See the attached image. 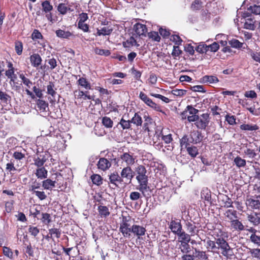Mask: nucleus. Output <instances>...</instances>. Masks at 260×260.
Instances as JSON below:
<instances>
[{
  "instance_id": "680f3d73",
  "label": "nucleus",
  "mask_w": 260,
  "mask_h": 260,
  "mask_svg": "<svg viewBox=\"0 0 260 260\" xmlns=\"http://www.w3.org/2000/svg\"><path fill=\"white\" fill-rule=\"evenodd\" d=\"M141 198V194L137 191H132L129 194V198L132 201H136Z\"/></svg>"
},
{
  "instance_id": "dca6fc26",
  "label": "nucleus",
  "mask_w": 260,
  "mask_h": 260,
  "mask_svg": "<svg viewBox=\"0 0 260 260\" xmlns=\"http://www.w3.org/2000/svg\"><path fill=\"white\" fill-rule=\"evenodd\" d=\"M231 229L234 231L241 232L245 230V226L238 219H234L231 222Z\"/></svg>"
},
{
  "instance_id": "f8f14e48",
  "label": "nucleus",
  "mask_w": 260,
  "mask_h": 260,
  "mask_svg": "<svg viewBox=\"0 0 260 260\" xmlns=\"http://www.w3.org/2000/svg\"><path fill=\"white\" fill-rule=\"evenodd\" d=\"M169 228L171 231L176 235H177L182 230V225L180 222L176 221L175 220H172L170 222Z\"/></svg>"
},
{
  "instance_id": "09e8293b",
  "label": "nucleus",
  "mask_w": 260,
  "mask_h": 260,
  "mask_svg": "<svg viewBox=\"0 0 260 260\" xmlns=\"http://www.w3.org/2000/svg\"><path fill=\"white\" fill-rule=\"evenodd\" d=\"M190 143L188 140V136L187 135L184 136L180 139V145L181 147H184L185 148L189 146Z\"/></svg>"
},
{
  "instance_id": "13d9d810",
  "label": "nucleus",
  "mask_w": 260,
  "mask_h": 260,
  "mask_svg": "<svg viewBox=\"0 0 260 260\" xmlns=\"http://www.w3.org/2000/svg\"><path fill=\"white\" fill-rule=\"evenodd\" d=\"M207 123L205 119H200L198 120L196 122V125L197 126L201 129L205 128V127L207 126Z\"/></svg>"
},
{
  "instance_id": "72a5a7b5",
  "label": "nucleus",
  "mask_w": 260,
  "mask_h": 260,
  "mask_svg": "<svg viewBox=\"0 0 260 260\" xmlns=\"http://www.w3.org/2000/svg\"><path fill=\"white\" fill-rule=\"evenodd\" d=\"M77 82L80 86L85 88L86 89H91L90 83L85 78H80L77 81Z\"/></svg>"
},
{
  "instance_id": "aec40b11",
  "label": "nucleus",
  "mask_w": 260,
  "mask_h": 260,
  "mask_svg": "<svg viewBox=\"0 0 260 260\" xmlns=\"http://www.w3.org/2000/svg\"><path fill=\"white\" fill-rule=\"evenodd\" d=\"M247 219L254 226L257 225L260 223V217L257 213L248 214Z\"/></svg>"
},
{
  "instance_id": "603ef678",
  "label": "nucleus",
  "mask_w": 260,
  "mask_h": 260,
  "mask_svg": "<svg viewBox=\"0 0 260 260\" xmlns=\"http://www.w3.org/2000/svg\"><path fill=\"white\" fill-rule=\"evenodd\" d=\"M170 40L175 43V44L178 46L181 44L182 42V39L180 37L176 35H173L170 37Z\"/></svg>"
},
{
  "instance_id": "4be33fe9",
  "label": "nucleus",
  "mask_w": 260,
  "mask_h": 260,
  "mask_svg": "<svg viewBox=\"0 0 260 260\" xmlns=\"http://www.w3.org/2000/svg\"><path fill=\"white\" fill-rule=\"evenodd\" d=\"M123 46L126 48H131L132 46H135L137 47L139 46V44H138L133 37H130L128 39H127L126 41H124L122 43Z\"/></svg>"
},
{
  "instance_id": "412c9836",
  "label": "nucleus",
  "mask_w": 260,
  "mask_h": 260,
  "mask_svg": "<svg viewBox=\"0 0 260 260\" xmlns=\"http://www.w3.org/2000/svg\"><path fill=\"white\" fill-rule=\"evenodd\" d=\"M35 174L38 179H44L47 178L48 171L44 167H41L36 170Z\"/></svg>"
},
{
  "instance_id": "c9c22d12",
  "label": "nucleus",
  "mask_w": 260,
  "mask_h": 260,
  "mask_svg": "<svg viewBox=\"0 0 260 260\" xmlns=\"http://www.w3.org/2000/svg\"><path fill=\"white\" fill-rule=\"evenodd\" d=\"M54 84L52 82H49L48 85L47 86V94L51 95L52 98H54L57 94L56 91L54 89Z\"/></svg>"
},
{
  "instance_id": "7ed1b4c3",
  "label": "nucleus",
  "mask_w": 260,
  "mask_h": 260,
  "mask_svg": "<svg viewBox=\"0 0 260 260\" xmlns=\"http://www.w3.org/2000/svg\"><path fill=\"white\" fill-rule=\"evenodd\" d=\"M135 172L133 171L131 167L126 166L122 169L120 173V176L123 180L128 182L131 183L132 180L134 177Z\"/></svg>"
},
{
  "instance_id": "6ab92c4d",
  "label": "nucleus",
  "mask_w": 260,
  "mask_h": 260,
  "mask_svg": "<svg viewBox=\"0 0 260 260\" xmlns=\"http://www.w3.org/2000/svg\"><path fill=\"white\" fill-rule=\"evenodd\" d=\"M56 180H52L50 179H47L42 182V187L47 190H51L53 188L55 187Z\"/></svg>"
},
{
  "instance_id": "f257e3e1",
  "label": "nucleus",
  "mask_w": 260,
  "mask_h": 260,
  "mask_svg": "<svg viewBox=\"0 0 260 260\" xmlns=\"http://www.w3.org/2000/svg\"><path fill=\"white\" fill-rule=\"evenodd\" d=\"M216 243L218 245L217 249H221V254L224 256L229 257L233 255L232 248L230 247L228 243L223 238L216 239Z\"/></svg>"
},
{
  "instance_id": "9b49d317",
  "label": "nucleus",
  "mask_w": 260,
  "mask_h": 260,
  "mask_svg": "<svg viewBox=\"0 0 260 260\" xmlns=\"http://www.w3.org/2000/svg\"><path fill=\"white\" fill-rule=\"evenodd\" d=\"M246 47H244L246 48L247 50V53L250 56L251 59L255 62H258L260 63V52L258 51L253 50L248 48L247 45H245Z\"/></svg>"
},
{
  "instance_id": "3c124183",
  "label": "nucleus",
  "mask_w": 260,
  "mask_h": 260,
  "mask_svg": "<svg viewBox=\"0 0 260 260\" xmlns=\"http://www.w3.org/2000/svg\"><path fill=\"white\" fill-rule=\"evenodd\" d=\"M49 234L51 235V237L54 235L57 238H59L60 237L61 232L59 229L53 228L49 230Z\"/></svg>"
},
{
  "instance_id": "2eb2a0df",
  "label": "nucleus",
  "mask_w": 260,
  "mask_h": 260,
  "mask_svg": "<svg viewBox=\"0 0 260 260\" xmlns=\"http://www.w3.org/2000/svg\"><path fill=\"white\" fill-rule=\"evenodd\" d=\"M31 64L35 68L38 67L42 61L40 55L38 53H34L30 56Z\"/></svg>"
},
{
  "instance_id": "4c0bfd02",
  "label": "nucleus",
  "mask_w": 260,
  "mask_h": 260,
  "mask_svg": "<svg viewBox=\"0 0 260 260\" xmlns=\"http://www.w3.org/2000/svg\"><path fill=\"white\" fill-rule=\"evenodd\" d=\"M181 239V242H189L190 240V235L185 233L183 231H181L177 235Z\"/></svg>"
},
{
  "instance_id": "f3484780",
  "label": "nucleus",
  "mask_w": 260,
  "mask_h": 260,
  "mask_svg": "<svg viewBox=\"0 0 260 260\" xmlns=\"http://www.w3.org/2000/svg\"><path fill=\"white\" fill-rule=\"evenodd\" d=\"M132 232L137 236L140 237L145 235L146 229L142 226L134 224L132 227Z\"/></svg>"
},
{
  "instance_id": "ddd939ff",
  "label": "nucleus",
  "mask_w": 260,
  "mask_h": 260,
  "mask_svg": "<svg viewBox=\"0 0 260 260\" xmlns=\"http://www.w3.org/2000/svg\"><path fill=\"white\" fill-rule=\"evenodd\" d=\"M134 29L139 36H145L147 29L145 25L137 23L134 26Z\"/></svg>"
},
{
  "instance_id": "a18cd8bd",
  "label": "nucleus",
  "mask_w": 260,
  "mask_h": 260,
  "mask_svg": "<svg viewBox=\"0 0 260 260\" xmlns=\"http://www.w3.org/2000/svg\"><path fill=\"white\" fill-rule=\"evenodd\" d=\"M244 27L246 29L250 30H254L255 28L254 22L251 19L248 18L244 23Z\"/></svg>"
},
{
  "instance_id": "8fccbe9b",
  "label": "nucleus",
  "mask_w": 260,
  "mask_h": 260,
  "mask_svg": "<svg viewBox=\"0 0 260 260\" xmlns=\"http://www.w3.org/2000/svg\"><path fill=\"white\" fill-rule=\"evenodd\" d=\"M248 10L254 14H260V4L259 5H254L253 6H250V7L248 8Z\"/></svg>"
},
{
  "instance_id": "5fc2aeb1",
  "label": "nucleus",
  "mask_w": 260,
  "mask_h": 260,
  "mask_svg": "<svg viewBox=\"0 0 260 260\" xmlns=\"http://www.w3.org/2000/svg\"><path fill=\"white\" fill-rule=\"evenodd\" d=\"M250 241L257 246H260V236L252 234L250 237Z\"/></svg>"
},
{
  "instance_id": "0eeeda50",
  "label": "nucleus",
  "mask_w": 260,
  "mask_h": 260,
  "mask_svg": "<svg viewBox=\"0 0 260 260\" xmlns=\"http://www.w3.org/2000/svg\"><path fill=\"white\" fill-rule=\"evenodd\" d=\"M37 106L38 110L40 113L44 115L48 114L49 111L48 104L45 101L38 100L37 101Z\"/></svg>"
},
{
  "instance_id": "de8ad7c7",
  "label": "nucleus",
  "mask_w": 260,
  "mask_h": 260,
  "mask_svg": "<svg viewBox=\"0 0 260 260\" xmlns=\"http://www.w3.org/2000/svg\"><path fill=\"white\" fill-rule=\"evenodd\" d=\"M91 179L92 182L97 185H100L102 183V177L99 175H93L91 176Z\"/></svg>"
},
{
  "instance_id": "6e6552de",
  "label": "nucleus",
  "mask_w": 260,
  "mask_h": 260,
  "mask_svg": "<svg viewBox=\"0 0 260 260\" xmlns=\"http://www.w3.org/2000/svg\"><path fill=\"white\" fill-rule=\"evenodd\" d=\"M120 159L126 164L127 166L130 167L135 162L136 158L128 153L125 152L120 155Z\"/></svg>"
},
{
  "instance_id": "7c9ffc66",
  "label": "nucleus",
  "mask_w": 260,
  "mask_h": 260,
  "mask_svg": "<svg viewBox=\"0 0 260 260\" xmlns=\"http://www.w3.org/2000/svg\"><path fill=\"white\" fill-rule=\"evenodd\" d=\"M234 162L239 168L245 167L246 164V160L242 158L239 156H237L234 158Z\"/></svg>"
},
{
  "instance_id": "bb28decb",
  "label": "nucleus",
  "mask_w": 260,
  "mask_h": 260,
  "mask_svg": "<svg viewBox=\"0 0 260 260\" xmlns=\"http://www.w3.org/2000/svg\"><path fill=\"white\" fill-rule=\"evenodd\" d=\"M55 32L58 37L63 39H69L72 36V34L71 32L62 29L57 30Z\"/></svg>"
},
{
  "instance_id": "cd10ccee",
  "label": "nucleus",
  "mask_w": 260,
  "mask_h": 260,
  "mask_svg": "<svg viewBox=\"0 0 260 260\" xmlns=\"http://www.w3.org/2000/svg\"><path fill=\"white\" fill-rule=\"evenodd\" d=\"M8 67L10 68L6 72V76L9 79L10 81L14 82L16 78V75L14 74V68L12 67L11 63L9 64Z\"/></svg>"
},
{
  "instance_id": "4468645a",
  "label": "nucleus",
  "mask_w": 260,
  "mask_h": 260,
  "mask_svg": "<svg viewBox=\"0 0 260 260\" xmlns=\"http://www.w3.org/2000/svg\"><path fill=\"white\" fill-rule=\"evenodd\" d=\"M98 169L105 171L108 170L111 166V162L105 158H101L97 164Z\"/></svg>"
},
{
  "instance_id": "f704fd0d",
  "label": "nucleus",
  "mask_w": 260,
  "mask_h": 260,
  "mask_svg": "<svg viewBox=\"0 0 260 260\" xmlns=\"http://www.w3.org/2000/svg\"><path fill=\"white\" fill-rule=\"evenodd\" d=\"M186 149L189 155L193 158L196 157L199 154L198 149L196 146H188Z\"/></svg>"
},
{
  "instance_id": "a211bd4d",
  "label": "nucleus",
  "mask_w": 260,
  "mask_h": 260,
  "mask_svg": "<svg viewBox=\"0 0 260 260\" xmlns=\"http://www.w3.org/2000/svg\"><path fill=\"white\" fill-rule=\"evenodd\" d=\"M218 78L213 75H206L201 78V82L206 84H215L218 82Z\"/></svg>"
},
{
  "instance_id": "f03ea898",
  "label": "nucleus",
  "mask_w": 260,
  "mask_h": 260,
  "mask_svg": "<svg viewBox=\"0 0 260 260\" xmlns=\"http://www.w3.org/2000/svg\"><path fill=\"white\" fill-rule=\"evenodd\" d=\"M136 179L138 183L148 181L146 168L142 165H138L135 169Z\"/></svg>"
},
{
  "instance_id": "58836bf2",
  "label": "nucleus",
  "mask_w": 260,
  "mask_h": 260,
  "mask_svg": "<svg viewBox=\"0 0 260 260\" xmlns=\"http://www.w3.org/2000/svg\"><path fill=\"white\" fill-rule=\"evenodd\" d=\"M201 198L207 201H210L211 199V192L208 188H205L201 192Z\"/></svg>"
},
{
  "instance_id": "393cba45",
  "label": "nucleus",
  "mask_w": 260,
  "mask_h": 260,
  "mask_svg": "<svg viewBox=\"0 0 260 260\" xmlns=\"http://www.w3.org/2000/svg\"><path fill=\"white\" fill-rule=\"evenodd\" d=\"M224 216L231 222L237 217V211L233 209H229L224 213Z\"/></svg>"
},
{
  "instance_id": "4d7b16f0",
  "label": "nucleus",
  "mask_w": 260,
  "mask_h": 260,
  "mask_svg": "<svg viewBox=\"0 0 260 260\" xmlns=\"http://www.w3.org/2000/svg\"><path fill=\"white\" fill-rule=\"evenodd\" d=\"M13 157L16 160H20L25 157V153L16 151L13 153Z\"/></svg>"
},
{
  "instance_id": "338daca9",
  "label": "nucleus",
  "mask_w": 260,
  "mask_h": 260,
  "mask_svg": "<svg viewBox=\"0 0 260 260\" xmlns=\"http://www.w3.org/2000/svg\"><path fill=\"white\" fill-rule=\"evenodd\" d=\"M148 36L149 38H151L154 41L158 42L159 41L160 38L158 35V33L155 31H152L149 33Z\"/></svg>"
},
{
  "instance_id": "39448f33",
  "label": "nucleus",
  "mask_w": 260,
  "mask_h": 260,
  "mask_svg": "<svg viewBox=\"0 0 260 260\" xmlns=\"http://www.w3.org/2000/svg\"><path fill=\"white\" fill-rule=\"evenodd\" d=\"M110 182L115 187H118L123 183V180L117 172L112 173L109 175Z\"/></svg>"
},
{
  "instance_id": "a878e982",
  "label": "nucleus",
  "mask_w": 260,
  "mask_h": 260,
  "mask_svg": "<svg viewBox=\"0 0 260 260\" xmlns=\"http://www.w3.org/2000/svg\"><path fill=\"white\" fill-rule=\"evenodd\" d=\"M192 135V138L194 141V144H197L201 142L203 139L202 134L198 131H193L190 133Z\"/></svg>"
},
{
  "instance_id": "a19ab883",
  "label": "nucleus",
  "mask_w": 260,
  "mask_h": 260,
  "mask_svg": "<svg viewBox=\"0 0 260 260\" xmlns=\"http://www.w3.org/2000/svg\"><path fill=\"white\" fill-rule=\"evenodd\" d=\"M131 120H126L123 118H121L119 123L123 129H129L131 127Z\"/></svg>"
},
{
  "instance_id": "bf43d9fd",
  "label": "nucleus",
  "mask_w": 260,
  "mask_h": 260,
  "mask_svg": "<svg viewBox=\"0 0 260 260\" xmlns=\"http://www.w3.org/2000/svg\"><path fill=\"white\" fill-rule=\"evenodd\" d=\"M186 91L183 89H175L172 90V93L177 96H181L185 94Z\"/></svg>"
},
{
  "instance_id": "2f4dec72",
  "label": "nucleus",
  "mask_w": 260,
  "mask_h": 260,
  "mask_svg": "<svg viewBox=\"0 0 260 260\" xmlns=\"http://www.w3.org/2000/svg\"><path fill=\"white\" fill-rule=\"evenodd\" d=\"M112 28H110L109 27H104L101 29H97L96 34L98 36H106V35H110L112 32Z\"/></svg>"
},
{
  "instance_id": "e433bc0d",
  "label": "nucleus",
  "mask_w": 260,
  "mask_h": 260,
  "mask_svg": "<svg viewBox=\"0 0 260 260\" xmlns=\"http://www.w3.org/2000/svg\"><path fill=\"white\" fill-rule=\"evenodd\" d=\"M229 44L233 48L240 49L243 48L244 43L240 42L239 40L233 39L229 42Z\"/></svg>"
},
{
  "instance_id": "b1692460",
  "label": "nucleus",
  "mask_w": 260,
  "mask_h": 260,
  "mask_svg": "<svg viewBox=\"0 0 260 260\" xmlns=\"http://www.w3.org/2000/svg\"><path fill=\"white\" fill-rule=\"evenodd\" d=\"M98 210L99 212V214L102 218H106L110 214L108 208L105 206H99Z\"/></svg>"
},
{
  "instance_id": "774afa93",
  "label": "nucleus",
  "mask_w": 260,
  "mask_h": 260,
  "mask_svg": "<svg viewBox=\"0 0 260 260\" xmlns=\"http://www.w3.org/2000/svg\"><path fill=\"white\" fill-rule=\"evenodd\" d=\"M182 53V51L180 49L179 46H174L172 53V55L174 57L179 56Z\"/></svg>"
},
{
  "instance_id": "69168bd1",
  "label": "nucleus",
  "mask_w": 260,
  "mask_h": 260,
  "mask_svg": "<svg viewBox=\"0 0 260 260\" xmlns=\"http://www.w3.org/2000/svg\"><path fill=\"white\" fill-rule=\"evenodd\" d=\"M28 232L34 236H36L39 233V230L36 226L30 225L28 228Z\"/></svg>"
},
{
  "instance_id": "37998d69",
  "label": "nucleus",
  "mask_w": 260,
  "mask_h": 260,
  "mask_svg": "<svg viewBox=\"0 0 260 260\" xmlns=\"http://www.w3.org/2000/svg\"><path fill=\"white\" fill-rule=\"evenodd\" d=\"M15 49L17 54L21 55L23 50V44L21 41H16L15 43Z\"/></svg>"
},
{
  "instance_id": "20e7f679",
  "label": "nucleus",
  "mask_w": 260,
  "mask_h": 260,
  "mask_svg": "<svg viewBox=\"0 0 260 260\" xmlns=\"http://www.w3.org/2000/svg\"><path fill=\"white\" fill-rule=\"evenodd\" d=\"M140 99L147 106L152 108L157 111H161V107L153 102L151 99L147 96V95L143 92H140L139 94Z\"/></svg>"
},
{
  "instance_id": "052dcab7",
  "label": "nucleus",
  "mask_w": 260,
  "mask_h": 260,
  "mask_svg": "<svg viewBox=\"0 0 260 260\" xmlns=\"http://www.w3.org/2000/svg\"><path fill=\"white\" fill-rule=\"evenodd\" d=\"M57 10L60 14H65L67 13L68 8L64 4L61 3L58 5Z\"/></svg>"
},
{
  "instance_id": "423d86ee",
  "label": "nucleus",
  "mask_w": 260,
  "mask_h": 260,
  "mask_svg": "<svg viewBox=\"0 0 260 260\" xmlns=\"http://www.w3.org/2000/svg\"><path fill=\"white\" fill-rule=\"evenodd\" d=\"M246 204L252 208L258 209L260 207V196L247 200Z\"/></svg>"
},
{
  "instance_id": "5701e85b",
  "label": "nucleus",
  "mask_w": 260,
  "mask_h": 260,
  "mask_svg": "<svg viewBox=\"0 0 260 260\" xmlns=\"http://www.w3.org/2000/svg\"><path fill=\"white\" fill-rule=\"evenodd\" d=\"M31 38L33 40H36L38 39H43V36L41 33L37 29H35L33 32L31 34ZM39 43L43 47H45V41L42 40V42Z\"/></svg>"
},
{
  "instance_id": "473e14b6",
  "label": "nucleus",
  "mask_w": 260,
  "mask_h": 260,
  "mask_svg": "<svg viewBox=\"0 0 260 260\" xmlns=\"http://www.w3.org/2000/svg\"><path fill=\"white\" fill-rule=\"evenodd\" d=\"M131 123L137 126H141L142 123V119L141 116L138 113H135L134 116L131 120Z\"/></svg>"
},
{
  "instance_id": "c85d7f7f",
  "label": "nucleus",
  "mask_w": 260,
  "mask_h": 260,
  "mask_svg": "<svg viewBox=\"0 0 260 260\" xmlns=\"http://www.w3.org/2000/svg\"><path fill=\"white\" fill-rule=\"evenodd\" d=\"M240 128L244 131H253L258 130L259 127L256 124H243L240 125Z\"/></svg>"
},
{
  "instance_id": "0e129e2a",
  "label": "nucleus",
  "mask_w": 260,
  "mask_h": 260,
  "mask_svg": "<svg viewBox=\"0 0 260 260\" xmlns=\"http://www.w3.org/2000/svg\"><path fill=\"white\" fill-rule=\"evenodd\" d=\"M252 256L260 260V249L255 248L250 250Z\"/></svg>"
},
{
  "instance_id": "c756f323",
  "label": "nucleus",
  "mask_w": 260,
  "mask_h": 260,
  "mask_svg": "<svg viewBox=\"0 0 260 260\" xmlns=\"http://www.w3.org/2000/svg\"><path fill=\"white\" fill-rule=\"evenodd\" d=\"M43 11L45 13L50 12L53 10V6L51 5L49 1L46 0L42 3Z\"/></svg>"
},
{
  "instance_id": "6e6d98bb",
  "label": "nucleus",
  "mask_w": 260,
  "mask_h": 260,
  "mask_svg": "<svg viewBox=\"0 0 260 260\" xmlns=\"http://www.w3.org/2000/svg\"><path fill=\"white\" fill-rule=\"evenodd\" d=\"M187 230L190 234V236H193L195 233L196 226L190 222H188L186 224Z\"/></svg>"
},
{
  "instance_id": "864d4df0",
  "label": "nucleus",
  "mask_w": 260,
  "mask_h": 260,
  "mask_svg": "<svg viewBox=\"0 0 260 260\" xmlns=\"http://www.w3.org/2000/svg\"><path fill=\"white\" fill-rule=\"evenodd\" d=\"M196 50L201 53H206L208 51V47L207 45L203 43L198 46Z\"/></svg>"
},
{
  "instance_id": "c03bdc74",
  "label": "nucleus",
  "mask_w": 260,
  "mask_h": 260,
  "mask_svg": "<svg viewBox=\"0 0 260 260\" xmlns=\"http://www.w3.org/2000/svg\"><path fill=\"white\" fill-rule=\"evenodd\" d=\"M42 221L45 224H49L51 221V217L49 214L47 213H43L42 214Z\"/></svg>"
},
{
  "instance_id": "9d476101",
  "label": "nucleus",
  "mask_w": 260,
  "mask_h": 260,
  "mask_svg": "<svg viewBox=\"0 0 260 260\" xmlns=\"http://www.w3.org/2000/svg\"><path fill=\"white\" fill-rule=\"evenodd\" d=\"M120 231L124 237L129 238L132 232V228L126 221L123 222L120 226Z\"/></svg>"
},
{
  "instance_id": "49530a36",
  "label": "nucleus",
  "mask_w": 260,
  "mask_h": 260,
  "mask_svg": "<svg viewBox=\"0 0 260 260\" xmlns=\"http://www.w3.org/2000/svg\"><path fill=\"white\" fill-rule=\"evenodd\" d=\"M102 123L105 127L107 128H111L113 126L112 120L109 117H104L103 118Z\"/></svg>"
},
{
  "instance_id": "79ce46f5",
  "label": "nucleus",
  "mask_w": 260,
  "mask_h": 260,
  "mask_svg": "<svg viewBox=\"0 0 260 260\" xmlns=\"http://www.w3.org/2000/svg\"><path fill=\"white\" fill-rule=\"evenodd\" d=\"M94 52L96 54L100 55H104L108 56L110 55V51L107 49H102L99 48H96L94 50Z\"/></svg>"
},
{
  "instance_id": "ea45409f",
  "label": "nucleus",
  "mask_w": 260,
  "mask_h": 260,
  "mask_svg": "<svg viewBox=\"0 0 260 260\" xmlns=\"http://www.w3.org/2000/svg\"><path fill=\"white\" fill-rule=\"evenodd\" d=\"M19 78L21 79L22 82L24 85H25L28 88L30 87L32 83L28 78H26L24 74H20Z\"/></svg>"
},
{
  "instance_id": "e2e57ef3",
  "label": "nucleus",
  "mask_w": 260,
  "mask_h": 260,
  "mask_svg": "<svg viewBox=\"0 0 260 260\" xmlns=\"http://www.w3.org/2000/svg\"><path fill=\"white\" fill-rule=\"evenodd\" d=\"M34 193L40 200H44L47 198V196L43 191H36L32 192Z\"/></svg>"
},
{
  "instance_id": "1a4fd4ad",
  "label": "nucleus",
  "mask_w": 260,
  "mask_h": 260,
  "mask_svg": "<svg viewBox=\"0 0 260 260\" xmlns=\"http://www.w3.org/2000/svg\"><path fill=\"white\" fill-rule=\"evenodd\" d=\"M148 181H146L139 183V190L141 191L144 197L150 196L151 193V190L150 187L148 185Z\"/></svg>"
}]
</instances>
